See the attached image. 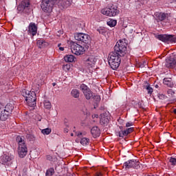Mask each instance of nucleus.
Returning a JSON list of instances; mask_svg holds the SVG:
<instances>
[{
	"label": "nucleus",
	"instance_id": "nucleus-1",
	"mask_svg": "<svg viewBox=\"0 0 176 176\" xmlns=\"http://www.w3.org/2000/svg\"><path fill=\"white\" fill-rule=\"evenodd\" d=\"M58 5L60 9H65L68 7H65L58 3V0H43L41 2V8L45 13H50L53 10V6Z\"/></svg>",
	"mask_w": 176,
	"mask_h": 176
},
{
	"label": "nucleus",
	"instance_id": "nucleus-2",
	"mask_svg": "<svg viewBox=\"0 0 176 176\" xmlns=\"http://www.w3.org/2000/svg\"><path fill=\"white\" fill-rule=\"evenodd\" d=\"M21 94L29 107H35L36 105V94L35 91L23 89Z\"/></svg>",
	"mask_w": 176,
	"mask_h": 176
},
{
	"label": "nucleus",
	"instance_id": "nucleus-3",
	"mask_svg": "<svg viewBox=\"0 0 176 176\" xmlns=\"http://www.w3.org/2000/svg\"><path fill=\"white\" fill-rule=\"evenodd\" d=\"M126 52H127V43H126V40H120V42H117L114 46V51L111 53H116V54L120 57H124L126 55Z\"/></svg>",
	"mask_w": 176,
	"mask_h": 176
},
{
	"label": "nucleus",
	"instance_id": "nucleus-4",
	"mask_svg": "<svg viewBox=\"0 0 176 176\" xmlns=\"http://www.w3.org/2000/svg\"><path fill=\"white\" fill-rule=\"evenodd\" d=\"M16 142L19 144L18 155L19 157L23 159V157H25V156H27V153H28L27 144H25V141H24V140L20 136L16 138Z\"/></svg>",
	"mask_w": 176,
	"mask_h": 176
},
{
	"label": "nucleus",
	"instance_id": "nucleus-5",
	"mask_svg": "<svg viewBox=\"0 0 176 176\" xmlns=\"http://www.w3.org/2000/svg\"><path fill=\"white\" fill-rule=\"evenodd\" d=\"M109 58V65L111 67V69H118L120 65V63L122 61L121 56H119L116 53L111 52Z\"/></svg>",
	"mask_w": 176,
	"mask_h": 176
},
{
	"label": "nucleus",
	"instance_id": "nucleus-6",
	"mask_svg": "<svg viewBox=\"0 0 176 176\" xmlns=\"http://www.w3.org/2000/svg\"><path fill=\"white\" fill-rule=\"evenodd\" d=\"M13 109H14V106L12 103H8L4 109L2 110L0 113V120L5 122V120H8L9 116L12 115V112H13Z\"/></svg>",
	"mask_w": 176,
	"mask_h": 176
},
{
	"label": "nucleus",
	"instance_id": "nucleus-7",
	"mask_svg": "<svg viewBox=\"0 0 176 176\" xmlns=\"http://www.w3.org/2000/svg\"><path fill=\"white\" fill-rule=\"evenodd\" d=\"M140 164V161L137 160H129L124 163L123 167L125 168L126 171L130 170V168L138 170L139 168H141Z\"/></svg>",
	"mask_w": 176,
	"mask_h": 176
},
{
	"label": "nucleus",
	"instance_id": "nucleus-8",
	"mask_svg": "<svg viewBox=\"0 0 176 176\" xmlns=\"http://www.w3.org/2000/svg\"><path fill=\"white\" fill-rule=\"evenodd\" d=\"M101 13L104 16H109V17H115V16L119 14L120 11L118 10V7H111L109 8L102 9Z\"/></svg>",
	"mask_w": 176,
	"mask_h": 176
},
{
	"label": "nucleus",
	"instance_id": "nucleus-9",
	"mask_svg": "<svg viewBox=\"0 0 176 176\" xmlns=\"http://www.w3.org/2000/svg\"><path fill=\"white\" fill-rule=\"evenodd\" d=\"M71 50L72 53L76 54V56H82L85 52V48L82 45L75 42L71 43Z\"/></svg>",
	"mask_w": 176,
	"mask_h": 176
},
{
	"label": "nucleus",
	"instance_id": "nucleus-10",
	"mask_svg": "<svg viewBox=\"0 0 176 176\" xmlns=\"http://www.w3.org/2000/svg\"><path fill=\"white\" fill-rule=\"evenodd\" d=\"M157 38L159 41L166 43H175L176 42L175 36L171 34H159L157 36Z\"/></svg>",
	"mask_w": 176,
	"mask_h": 176
},
{
	"label": "nucleus",
	"instance_id": "nucleus-11",
	"mask_svg": "<svg viewBox=\"0 0 176 176\" xmlns=\"http://www.w3.org/2000/svg\"><path fill=\"white\" fill-rule=\"evenodd\" d=\"M97 63V56L94 55H88L85 57V64L88 68H93Z\"/></svg>",
	"mask_w": 176,
	"mask_h": 176
},
{
	"label": "nucleus",
	"instance_id": "nucleus-12",
	"mask_svg": "<svg viewBox=\"0 0 176 176\" xmlns=\"http://www.w3.org/2000/svg\"><path fill=\"white\" fill-rule=\"evenodd\" d=\"M80 89L82 91L86 100H90L93 97V91L85 84H81Z\"/></svg>",
	"mask_w": 176,
	"mask_h": 176
},
{
	"label": "nucleus",
	"instance_id": "nucleus-13",
	"mask_svg": "<svg viewBox=\"0 0 176 176\" xmlns=\"http://www.w3.org/2000/svg\"><path fill=\"white\" fill-rule=\"evenodd\" d=\"M74 38L76 41H80L82 42L83 43H89L90 42V36L87 34L85 33H76L74 35Z\"/></svg>",
	"mask_w": 176,
	"mask_h": 176
},
{
	"label": "nucleus",
	"instance_id": "nucleus-14",
	"mask_svg": "<svg viewBox=\"0 0 176 176\" xmlns=\"http://www.w3.org/2000/svg\"><path fill=\"white\" fill-rule=\"evenodd\" d=\"M109 119H111L109 117V113H103L100 114V124L101 126L105 127V126H108V124L109 123Z\"/></svg>",
	"mask_w": 176,
	"mask_h": 176
},
{
	"label": "nucleus",
	"instance_id": "nucleus-15",
	"mask_svg": "<svg viewBox=\"0 0 176 176\" xmlns=\"http://www.w3.org/2000/svg\"><path fill=\"white\" fill-rule=\"evenodd\" d=\"M28 32L29 35H32V36H35V35H36L38 32V26H36L35 23L31 22L29 24Z\"/></svg>",
	"mask_w": 176,
	"mask_h": 176
},
{
	"label": "nucleus",
	"instance_id": "nucleus-16",
	"mask_svg": "<svg viewBox=\"0 0 176 176\" xmlns=\"http://www.w3.org/2000/svg\"><path fill=\"white\" fill-rule=\"evenodd\" d=\"M167 16H168V14L164 12L155 13V20L157 21V23H159V21H164V20L167 19Z\"/></svg>",
	"mask_w": 176,
	"mask_h": 176
},
{
	"label": "nucleus",
	"instance_id": "nucleus-17",
	"mask_svg": "<svg viewBox=\"0 0 176 176\" xmlns=\"http://www.w3.org/2000/svg\"><path fill=\"white\" fill-rule=\"evenodd\" d=\"M12 160H13V155H12L5 154L3 156H1L2 164H9V163H10Z\"/></svg>",
	"mask_w": 176,
	"mask_h": 176
},
{
	"label": "nucleus",
	"instance_id": "nucleus-18",
	"mask_svg": "<svg viewBox=\"0 0 176 176\" xmlns=\"http://www.w3.org/2000/svg\"><path fill=\"white\" fill-rule=\"evenodd\" d=\"M176 65V60L173 56H170L168 60H166V67L167 68H174Z\"/></svg>",
	"mask_w": 176,
	"mask_h": 176
},
{
	"label": "nucleus",
	"instance_id": "nucleus-19",
	"mask_svg": "<svg viewBox=\"0 0 176 176\" xmlns=\"http://www.w3.org/2000/svg\"><path fill=\"white\" fill-rule=\"evenodd\" d=\"M91 134L94 138H98V137H100V134H101V131L98 126H94L91 129Z\"/></svg>",
	"mask_w": 176,
	"mask_h": 176
},
{
	"label": "nucleus",
	"instance_id": "nucleus-20",
	"mask_svg": "<svg viewBox=\"0 0 176 176\" xmlns=\"http://www.w3.org/2000/svg\"><path fill=\"white\" fill-rule=\"evenodd\" d=\"M58 2L61 6L69 8L72 3V0H58Z\"/></svg>",
	"mask_w": 176,
	"mask_h": 176
},
{
	"label": "nucleus",
	"instance_id": "nucleus-21",
	"mask_svg": "<svg viewBox=\"0 0 176 176\" xmlns=\"http://www.w3.org/2000/svg\"><path fill=\"white\" fill-rule=\"evenodd\" d=\"M37 45L39 49H43V47L47 46V43L43 39H39L37 41Z\"/></svg>",
	"mask_w": 176,
	"mask_h": 176
},
{
	"label": "nucleus",
	"instance_id": "nucleus-22",
	"mask_svg": "<svg viewBox=\"0 0 176 176\" xmlns=\"http://www.w3.org/2000/svg\"><path fill=\"white\" fill-rule=\"evenodd\" d=\"M171 80H172L170 78H165L164 79V85L168 86V87H173V86H174V84Z\"/></svg>",
	"mask_w": 176,
	"mask_h": 176
},
{
	"label": "nucleus",
	"instance_id": "nucleus-23",
	"mask_svg": "<svg viewBox=\"0 0 176 176\" xmlns=\"http://www.w3.org/2000/svg\"><path fill=\"white\" fill-rule=\"evenodd\" d=\"M107 24L109 25V27L113 28L115 27L116 24H118V21L116 19H109L107 21Z\"/></svg>",
	"mask_w": 176,
	"mask_h": 176
},
{
	"label": "nucleus",
	"instance_id": "nucleus-24",
	"mask_svg": "<svg viewBox=\"0 0 176 176\" xmlns=\"http://www.w3.org/2000/svg\"><path fill=\"white\" fill-rule=\"evenodd\" d=\"M64 58L66 63H74L75 61V56L74 55H66Z\"/></svg>",
	"mask_w": 176,
	"mask_h": 176
},
{
	"label": "nucleus",
	"instance_id": "nucleus-25",
	"mask_svg": "<svg viewBox=\"0 0 176 176\" xmlns=\"http://www.w3.org/2000/svg\"><path fill=\"white\" fill-rule=\"evenodd\" d=\"M71 94L74 98H79V96H80V93L78 89H72L71 91Z\"/></svg>",
	"mask_w": 176,
	"mask_h": 176
},
{
	"label": "nucleus",
	"instance_id": "nucleus-26",
	"mask_svg": "<svg viewBox=\"0 0 176 176\" xmlns=\"http://www.w3.org/2000/svg\"><path fill=\"white\" fill-rule=\"evenodd\" d=\"M119 134V137H120L121 138H123L124 137H126V135H128L129 134H130L129 133V131L126 130H124V131H120L118 132Z\"/></svg>",
	"mask_w": 176,
	"mask_h": 176
},
{
	"label": "nucleus",
	"instance_id": "nucleus-27",
	"mask_svg": "<svg viewBox=\"0 0 176 176\" xmlns=\"http://www.w3.org/2000/svg\"><path fill=\"white\" fill-rule=\"evenodd\" d=\"M89 141H90V140H89V138H82L80 142L81 145H83L85 146L86 145H89Z\"/></svg>",
	"mask_w": 176,
	"mask_h": 176
},
{
	"label": "nucleus",
	"instance_id": "nucleus-28",
	"mask_svg": "<svg viewBox=\"0 0 176 176\" xmlns=\"http://www.w3.org/2000/svg\"><path fill=\"white\" fill-rule=\"evenodd\" d=\"M97 31L100 35H106L107 34V29H105V28L100 27L97 29Z\"/></svg>",
	"mask_w": 176,
	"mask_h": 176
},
{
	"label": "nucleus",
	"instance_id": "nucleus-29",
	"mask_svg": "<svg viewBox=\"0 0 176 176\" xmlns=\"http://www.w3.org/2000/svg\"><path fill=\"white\" fill-rule=\"evenodd\" d=\"M54 174V168H50L47 170L45 173V176H52Z\"/></svg>",
	"mask_w": 176,
	"mask_h": 176
},
{
	"label": "nucleus",
	"instance_id": "nucleus-30",
	"mask_svg": "<svg viewBox=\"0 0 176 176\" xmlns=\"http://www.w3.org/2000/svg\"><path fill=\"white\" fill-rule=\"evenodd\" d=\"M22 8H23V9H27V8L30 7V1L28 0H24L23 1H22Z\"/></svg>",
	"mask_w": 176,
	"mask_h": 176
},
{
	"label": "nucleus",
	"instance_id": "nucleus-31",
	"mask_svg": "<svg viewBox=\"0 0 176 176\" xmlns=\"http://www.w3.org/2000/svg\"><path fill=\"white\" fill-rule=\"evenodd\" d=\"M42 134L44 135H49L50 133H52V129L49 128L44 129L41 131Z\"/></svg>",
	"mask_w": 176,
	"mask_h": 176
},
{
	"label": "nucleus",
	"instance_id": "nucleus-32",
	"mask_svg": "<svg viewBox=\"0 0 176 176\" xmlns=\"http://www.w3.org/2000/svg\"><path fill=\"white\" fill-rule=\"evenodd\" d=\"M26 138L30 142H34V141H35V136L34 135L28 134Z\"/></svg>",
	"mask_w": 176,
	"mask_h": 176
},
{
	"label": "nucleus",
	"instance_id": "nucleus-33",
	"mask_svg": "<svg viewBox=\"0 0 176 176\" xmlns=\"http://www.w3.org/2000/svg\"><path fill=\"white\" fill-rule=\"evenodd\" d=\"M169 163H170V166H176V158L170 157L169 158Z\"/></svg>",
	"mask_w": 176,
	"mask_h": 176
},
{
	"label": "nucleus",
	"instance_id": "nucleus-34",
	"mask_svg": "<svg viewBox=\"0 0 176 176\" xmlns=\"http://www.w3.org/2000/svg\"><path fill=\"white\" fill-rule=\"evenodd\" d=\"M167 94L168 97H174V94H175V91H174L172 89H169L167 91Z\"/></svg>",
	"mask_w": 176,
	"mask_h": 176
},
{
	"label": "nucleus",
	"instance_id": "nucleus-35",
	"mask_svg": "<svg viewBox=\"0 0 176 176\" xmlns=\"http://www.w3.org/2000/svg\"><path fill=\"white\" fill-rule=\"evenodd\" d=\"M44 107L46 109H50V108H52V103H50V102L45 101L44 102Z\"/></svg>",
	"mask_w": 176,
	"mask_h": 176
},
{
	"label": "nucleus",
	"instance_id": "nucleus-36",
	"mask_svg": "<svg viewBox=\"0 0 176 176\" xmlns=\"http://www.w3.org/2000/svg\"><path fill=\"white\" fill-rule=\"evenodd\" d=\"M146 90L148 94H152V93H153V89L151 87V85H149V84L146 85Z\"/></svg>",
	"mask_w": 176,
	"mask_h": 176
},
{
	"label": "nucleus",
	"instance_id": "nucleus-37",
	"mask_svg": "<svg viewBox=\"0 0 176 176\" xmlns=\"http://www.w3.org/2000/svg\"><path fill=\"white\" fill-rule=\"evenodd\" d=\"M63 68L64 71L67 72V71H69L71 66L69 65H63Z\"/></svg>",
	"mask_w": 176,
	"mask_h": 176
},
{
	"label": "nucleus",
	"instance_id": "nucleus-38",
	"mask_svg": "<svg viewBox=\"0 0 176 176\" xmlns=\"http://www.w3.org/2000/svg\"><path fill=\"white\" fill-rule=\"evenodd\" d=\"M94 100H95L96 102H100V101H101V97H100L98 95H96L94 96Z\"/></svg>",
	"mask_w": 176,
	"mask_h": 176
},
{
	"label": "nucleus",
	"instance_id": "nucleus-39",
	"mask_svg": "<svg viewBox=\"0 0 176 176\" xmlns=\"http://www.w3.org/2000/svg\"><path fill=\"white\" fill-rule=\"evenodd\" d=\"M134 123L133 122H129L126 123V127H131L133 126Z\"/></svg>",
	"mask_w": 176,
	"mask_h": 176
},
{
	"label": "nucleus",
	"instance_id": "nucleus-40",
	"mask_svg": "<svg viewBox=\"0 0 176 176\" xmlns=\"http://www.w3.org/2000/svg\"><path fill=\"white\" fill-rule=\"evenodd\" d=\"M126 130H127L128 133L129 134H131V133H133V131H134V127L128 128V129H126Z\"/></svg>",
	"mask_w": 176,
	"mask_h": 176
},
{
	"label": "nucleus",
	"instance_id": "nucleus-41",
	"mask_svg": "<svg viewBox=\"0 0 176 176\" xmlns=\"http://www.w3.org/2000/svg\"><path fill=\"white\" fill-rule=\"evenodd\" d=\"M46 159L47 160L52 162L53 160V157H52V155H47Z\"/></svg>",
	"mask_w": 176,
	"mask_h": 176
},
{
	"label": "nucleus",
	"instance_id": "nucleus-42",
	"mask_svg": "<svg viewBox=\"0 0 176 176\" xmlns=\"http://www.w3.org/2000/svg\"><path fill=\"white\" fill-rule=\"evenodd\" d=\"M60 46H61V44L58 45V47H59V50H60V52H64V47H60Z\"/></svg>",
	"mask_w": 176,
	"mask_h": 176
},
{
	"label": "nucleus",
	"instance_id": "nucleus-43",
	"mask_svg": "<svg viewBox=\"0 0 176 176\" xmlns=\"http://www.w3.org/2000/svg\"><path fill=\"white\" fill-rule=\"evenodd\" d=\"M76 134L78 137H80V135H82V132H76Z\"/></svg>",
	"mask_w": 176,
	"mask_h": 176
},
{
	"label": "nucleus",
	"instance_id": "nucleus-44",
	"mask_svg": "<svg viewBox=\"0 0 176 176\" xmlns=\"http://www.w3.org/2000/svg\"><path fill=\"white\" fill-rule=\"evenodd\" d=\"M96 176H102V173H96Z\"/></svg>",
	"mask_w": 176,
	"mask_h": 176
},
{
	"label": "nucleus",
	"instance_id": "nucleus-45",
	"mask_svg": "<svg viewBox=\"0 0 176 176\" xmlns=\"http://www.w3.org/2000/svg\"><path fill=\"white\" fill-rule=\"evenodd\" d=\"M69 131V130L67 128L64 129V133H68Z\"/></svg>",
	"mask_w": 176,
	"mask_h": 176
},
{
	"label": "nucleus",
	"instance_id": "nucleus-46",
	"mask_svg": "<svg viewBox=\"0 0 176 176\" xmlns=\"http://www.w3.org/2000/svg\"><path fill=\"white\" fill-rule=\"evenodd\" d=\"M119 129L121 130V131H123V126H119Z\"/></svg>",
	"mask_w": 176,
	"mask_h": 176
},
{
	"label": "nucleus",
	"instance_id": "nucleus-47",
	"mask_svg": "<svg viewBox=\"0 0 176 176\" xmlns=\"http://www.w3.org/2000/svg\"><path fill=\"white\" fill-rule=\"evenodd\" d=\"M100 111H104V107H100Z\"/></svg>",
	"mask_w": 176,
	"mask_h": 176
},
{
	"label": "nucleus",
	"instance_id": "nucleus-48",
	"mask_svg": "<svg viewBox=\"0 0 176 176\" xmlns=\"http://www.w3.org/2000/svg\"><path fill=\"white\" fill-rule=\"evenodd\" d=\"M39 90V85H38L37 89L34 90V91H38Z\"/></svg>",
	"mask_w": 176,
	"mask_h": 176
},
{
	"label": "nucleus",
	"instance_id": "nucleus-49",
	"mask_svg": "<svg viewBox=\"0 0 176 176\" xmlns=\"http://www.w3.org/2000/svg\"><path fill=\"white\" fill-rule=\"evenodd\" d=\"M173 113H175V115H176V109H174Z\"/></svg>",
	"mask_w": 176,
	"mask_h": 176
},
{
	"label": "nucleus",
	"instance_id": "nucleus-50",
	"mask_svg": "<svg viewBox=\"0 0 176 176\" xmlns=\"http://www.w3.org/2000/svg\"><path fill=\"white\" fill-rule=\"evenodd\" d=\"M161 98H164V95H160Z\"/></svg>",
	"mask_w": 176,
	"mask_h": 176
},
{
	"label": "nucleus",
	"instance_id": "nucleus-51",
	"mask_svg": "<svg viewBox=\"0 0 176 176\" xmlns=\"http://www.w3.org/2000/svg\"><path fill=\"white\" fill-rule=\"evenodd\" d=\"M56 82H54V83H52V86L54 87V86H56Z\"/></svg>",
	"mask_w": 176,
	"mask_h": 176
},
{
	"label": "nucleus",
	"instance_id": "nucleus-52",
	"mask_svg": "<svg viewBox=\"0 0 176 176\" xmlns=\"http://www.w3.org/2000/svg\"><path fill=\"white\" fill-rule=\"evenodd\" d=\"M155 87H156V88H158V87H159V85H155Z\"/></svg>",
	"mask_w": 176,
	"mask_h": 176
},
{
	"label": "nucleus",
	"instance_id": "nucleus-53",
	"mask_svg": "<svg viewBox=\"0 0 176 176\" xmlns=\"http://www.w3.org/2000/svg\"><path fill=\"white\" fill-rule=\"evenodd\" d=\"M71 137H74V133H71Z\"/></svg>",
	"mask_w": 176,
	"mask_h": 176
},
{
	"label": "nucleus",
	"instance_id": "nucleus-54",
	"mask_svg": "<svg viewBox=\"0 0 176 176\" xmlns=\"http://www.w3.org/2000/svg\"><path fill=\"white\" fill-rule=\"evenodd\" d=\"M95 118H98V115H96V116H95Z\"/></svg>",
	"mask_w": 176,
	"mask_h": 176
},
{
	"label": "nucleus",
	"instance_id": "nucleus-55",
	"mask_svg": "<svg viewBox=\"0 0 176 176\" xmlns=\"http://www.w3.org/2000/svg\"><path fill=\"white\" fill-rule=\"evenodd\" d=\"M144 63L145 64V65H146V62H144Z\"/></svg>",
	"mask_w": 176,
	"mask_h": 176
}]
</instances>
